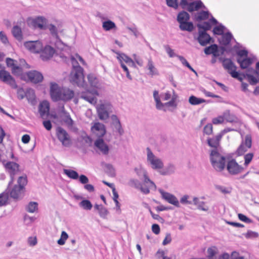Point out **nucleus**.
Masks as SVG:
<instances>
[{"label": "nucleus", "instance_id": "3c124183", "mask_svg": "<svg viewBox=\"0 0 259 259\" xmlns=\"http://www.w3.org/2000/svg\"><path fill=\"white\" fill-rule=\"evenodd\" d=\"M177 57L178 58V59L180 60V61L181 62L182 64L188 67L190 70L194 72L196 74V71L190 66L189 63L188 62V61L186 60V59L182 56H177Z\"/></svg>", "mask_w": 259, "mask_h": 259}, {"label": "nucleus", "instance_id": "412c9836", "mask_svg": "<svg viewBox=\"0 0 259 259\" xmlns=\"http://www.w3.org/2000/svg\"><path fill=\"white\" fill-rule=\"evenodd\" d=\"M140 172L143 174L144 177V183L146 185L145 188H149L150 189L155 190L156 189V186L154 183L148 177L147 172L145 170H140Z\"/></svg>", "mask_w": 259, "mask_h": 259}, {"label": "nucleus", "instance_id": "bb28decb", "mask_svg": "<svg viewBox=\"0 0 259 259\" xmlns=\"http://www.w3.org/2000/svg\"><path fill=\"white\" fill-rule=\"evenodd\" d=\"M223 116L224 120H225L227 122L231 123L237 122V118L236 116L234 114L231 113L229 110L224 112Z\"/></svg>", "mask_w": 259, "mask_h": 259}, {"label": "nucleus", "instance_id": "393cba45", "mask_svg": "<svg viewBox=\"0 0 259 259\" xmlns=\"http://www.w3.org/2000/svg\"><path fill=\"white\" fill-rule=\"evenodd\" d=\"M153 97L156 102V107L158 110H162L164 106H169L168 102L163 104L161 103L159 96L158 91L155 90L153 92Z\"/></svg>", "mask_w": 259, "mask_h": 259}, {"label": "nucleus", "instance_id": "72a5a7b5", "mask_svg": "<svg viewBox=\"0 0 259 259\" xmlns=\"http://www.w3.org/2000/svg\"><path fill=\"white\" fill-rule=\"evenodd\" d=\"M63 172L68 177L73 180H77L79 177L77 172L72 169H64Z\"/></svg>", "mask_w": 259, "mask_h": 259}, {"label": "nucleus", "instance_id": "0e129e2a", "mask_svg": "<svg viewBox=\"0 0 259 259\" xmlns=\"http://www.w3.org/2000/svg\"><path fill=\"white\" fill-rule=\"evenodd\" d=\"M212 128L213 127L212 124L208 123L204 126L203 129V132L204 134L207 135H210L212 133Z\"/></svg>", "mask_w": 259, "mask_h": 259}, {"label": "nucleus", "instance_id": "338daca9", "mask_svg": "<svg viewBox=\"0 0 259 259\" xmlns=\"http://www.w3.org/2000/svg\"><path fill=\"white\" fill-rule=\"evenodd\" d=\"M0 40L5 45H8L9 43L7 35L3 31H0Z\"/></svg>", "mask_w": 259, "mask_h": 259}, {"label": "nucleus", "instance_id": "c03bdc74", "mask_svg": "<svg viewBox=\"0 0 259 259\" xmlns=\"http://www.w3.org/2000/svg\"><path fill=\"white\" fill-rule=\"evenodd\" d=\"M244 77H247L248 81L251 85H255L259 82V78H256L252 75L249 73H246L243 74Z\"/></svg>", "mask_w": 259, "mask_h": 259}, {"label": "nucleus", "instance_id": "20e7f679", "mask_svg": "<svg viewBox=\"0 0 259 259\" xmlns=\"http://www.w3.org/2000/svg\"><path fill=\"white\" fill-rule=\"evenodd\" d=\"M146 151L147 162L149 163L151 168L153 169H161L163 167L162 160L155 156L150 148L147 147Z\"/></svg>", "mask_w": 259, "mask_h": 259}, {"label": "nucleus", "instance_id": "f257e3e1", "mask_svg": "<svg viewBox=\"0 0 259 259\" xmlns=\"http://www.w3.org/2000/svg\"><path fill=\"white\" fill-rule=\"evenodd\" d=\"M50 95L53 101L56 102L59 100L68 101L74 97V92L68 88H60L57 83H52Z\"/></svg>", "mask_w": 259, "mask_h": 259}, {"label": "nucleus", "instance_id": "6e6d98bb", "mask_svg": "<svg viewBox=\"0 0 259 259\" xmlns=\"http://www.w3.org/2000/svg\"><path fill=\"white\" fill-rule=\"evenodd\" d=\"M207 141V144L210 147L213 148V149H218V147L220 146V143L216 141L214 138H208Z\"/></svg>", "mask_w": 259, "mask_h": 259}, {"label": "nucleus", "instance_id": "cd10ccee", "mask_svg": "<svg viewBox=\"0 0 259 259\" xmlns=\"http://www.w3.org/2000/svg\"><path fill=\"white\" fill-rule=\"evenodd\" d=\"M177 19L178 22L180 24H181L183 22L188 21L190 19V15L187 12L183 11L178 14Z\"/></svg>", "mask_w": 259, "mask_h": 259}, {"label": "nucleus", "instance_id": "e2e57ef3", "mask_svg": "<svg viewBox=\"0 0 259 259\" xmlns=\"http://www.w3.org/2000/svg\"><path fill=\"white\" fill-rule=\"evenodd\" d=\"M166 3L169 7L175 9H177L179 6L177 0H166Z\"/></svg>", "mask_w": 259, "mask_h": 259}, {"label": "nucleus", "instance_id": "aec40b11", "mask_svg": "<svg viewBox=\"0 0 259 259\" xmlns=\"http://www.w3.org/2000/svg\"><path fill=\"white\" fill-rule=\"evenodd\" d=\"M41 52L40 57L42 60L47 61L53 57L55 53V50L50 46H46L44 49L42 48Z\"/></svg>", "mask_w": 259, "mask_h": 259}, {"label": "nucleus", "instance_id": "4d7b16f0", "mask_svg": "<svg viewBox=\"0 0 259 259\" xmlns=\"http://www.w3.org/2000/svg\"><path fill=\"white\" fill-rule=\"evenodd\" d=\"M68 238V235L65 231H62L61 233L60 238L57 241L58 244L63 245L65 243L66 240Z\"/></svg>", "mask_w": 259, "mask_h": 259}, {"label": "nucleus", "instance_id": "a211bd4d", "mask_svg": "<svg viewBox=\"0 0 259 259\" xmlns=\"http://www.w3.org/2000/svg\"><path fill=\"white\" fill-rule=\"evenodd\" d=\"M197 39L201 46H205L210 42L211 37L206 32L199 30V36Z\"/></svg>", "mask_w": 259, "mask_h": 259}, {"label": "nucleus", "instance_id": "774afa93", "mask_svg": "<svg viewBox=\"0 0 259 259\" xmlns=\"http://www.w3.org/2000/svg\"><path fill=\"white\" fill-rule=\"evenodd\" d=\"M247 148L245 145H243V143L240 145L237 149L238 154L239 155H241L243 154L245 152L247 151Z\"/></svg>", "mask_w": 259, "mask_h": 259}, {"label": "nucleus", "instance_id": "79ce46f5", "mask_svg": "<svg viewBox=\"0 0 259 259\" xmlns=\"http://www.w3.org/2000/svg\"><path fill=\"white\" fill-rule=\"evenodd\" d=\"M26 209L29 212L33 213L38 209V203L35 202H30Z\"/></svg>", "mask_w": 259, "mask_h": 259}, {"label": "nucleus", "instance_id": "ddd939ff", "mask_svg": "<svg viewBox=\"0 0 259 259\" xmlns=\"http://www.w3.org/2000/svg\"><path fill=\"white\" fill-rule=\"evenodd\" d=\"M158 191L161 195L162 199L166 200L169 203L172 204L177 207H180L179 200L175 195L169 193L165 192L161 189H159Z\"/></svg>", "mask_w": 259, "mask_h": 259}, {"label": "nucleus", "instance_id": "39448f33", "mask_svg": "<svg viewBox=\"0 0 259 259\" xmlns=\"http://www.w3.org/2000/svg\"><path fill=\"white\" fill-rule=\"evenodd\" d=\"M112 107L109 103H104L97 107V110L100 119L104 120L109 117V113L112 111Z\"/></svg>", "mask_w": 259, "mask_h": 259}, {"label": "nucleus", "instance_id": "9b49d317", "mask_svg": "<svg viewBox=\"0 0 259 259\" xmlns=\"http://www.w3.org/2000/svg\"><path fill=\"white\" fill-rule=\"evenodd\" d=\"M0 79L14 89L17 88V85L14 78L10 75L9 72L5 69L0 70Z\"/></svg>", "mask_w": 259, "mask_h": 259}, {"label": "nucleus", "instance_id": "5fc2aeb1", "mask_svg": "<svg viewBox=\"0 0 259 259\" xmlns=\"http://www.w3.org/2000/svg\"><path fill=\"white\" fill-rule=\"evenodd\" d=\"M197 27L199 28V30L202 29V31H205L207 30H209L210 29L211 26L209 22H204L203 24H198L197 25Z\"/></svg>", "mask_w": 259, "mask_h": 259}, {"label": "nucleus", "instance_id": "de8ad7c7", "mask_svg": "<svg viewBox=\"0 0 259 259\" xmlns=\"http://www.w3.org/2000/svg\"><path fill=\"white\" fill-rule=\"evenodd\" d=\"M88 81L90 85L95 88H97L98 84V79L93 74H89L88 75Z\"/></svg>", "mask_w": 259, "mask_h": 259}, {"label": "nucleus", "instance_id": "052dcab7", "mask_svg": "<svg viewBox=\"0 0 259 259\" xmlns=\"http://www.w3.org/2000/svg\"><path fill=\"white\" fill-rule=\"evenodd\" d=\"M8 195L7 193L0 194V206L5 205L8 201Z\"/></svg>", "mask_w": 259, "mask_h": 259}, {"label": "nucleus", "instance_id": "7ed1b4c3", "mask_svg": "<svg viewBox=\"0 0 259 259\" xmlns=\"http://www.w3.org/2000/svg\"><path fill=\"white\" fill-rule=\"evenodd\" d=\"M209 159L213 168L218 171L224 169L226 164V157L222 155L219 149H213L210 152Z\"/></svg>", "mask_w": 259, "mask_h": 259}, {"label": "nucleus", "instance_id": "69168bd1", "mask_svg": "<svg viewBox=\"0 0 259 259\" xmlns=\"http://www.w3.org/2000/svg\"><path fill=\"white\" fill-rule=\"evenodd\" d=\"M253 157V154L252 153H248L244 156V159H245L244 165L245 166H247L249 164V163L252 160Z\"/></svg>", "mask_w": 259, "mask_h": 259}, {"label": "nucleus", "instance_id": "9d476101", "mask_svg": "<svg viewBox=\"0 0 259 259\" xmlns=\"http://www.w3.org/2000/svg\"><path fill=\"white\" fill-rule=\"evenodd\" d=\"M223 66L225 69L228 70L232 77L237 78L241 81L242 80V78L239 76V73L236 71L237 67L230 59H228Z\"/></svg>", "mask_w": 259, "mask_h": 259}, {"label": "nucleus", "instance_id": "dca6fc26", "mask_svg": "<svg viewBox=\"0 0 259 259\" xmlns=\"http://www.w3.org/2000/svg\"><path fill=\"white\" fill-rule=\"evenodd\" d=\"M50 104L48 101L44 100L40 102L38 107V111L41 118H47L49 114Z\"/></svg>", "mask_w": 259, "mask_h": 259}, {"label": "nucleus", "instance_id": "0eeeda50", "mask_svg": "<svg viewBox=\"0 0 259 259\" xmlns=\"http://www.w3.org/2000/svg\"><path fill=\"white\" fill-rule=\"evenodd\" d=\"M56 134L58 140L65 147H68L71 144V139L67 132L61 127H58Z\"/></svg>", "mask_w": 259, "mask_h": 259}, {"label": "nucleus", "instance_id": "864d4df0", "mask_svg": "<svg viewBox=\"0 0 259 259\" xmlns=\"http://www.w3.org/2000/svg\"><path fill=\"white\" fill-rule=\"evenodd\" d=\"M25 97L29 102H33L35 100V94L33 90L29 89L25 93Z\"/></svg>", "mask_w": 259, "mask_h": 259}, {"label": "nucleus", "instance_id": "8fccbe9b", "mask_svg": "<svg viewBox=\"0 0 259 259\" xmlns=\"http://www.w3.org/2000/svg\"><path fill=\"white\" fill-rule=\"evenodd\" d=\"M106 172L111 177H114L115 175V169L113 166L111 164H106L105 166Z\"/></svg>", "mask_w": 259, "mask_h": 259}, {"label": "nucleus", "instance_id": "1a4fd4ad", "mask_svg": "<svg viewBox=\"0 0 259 259\" xmlns=\"http://www.w3.org/2000/svg\"><path fill=\"white\" fill-rule=\"evenodd\" d=\"M227 169L229 173L232 175H236L241 173L244 168L238 164L235 159L229 160L227 164Z\"/></svg>", "mask_w": 259, "mask_h": 259}, {"label": "nucleus", "instance_id": "a19ab883", "mask_svg": "<svg viewBox=\"0 0 259 259\" xmlns=\"http://www.w3.org/2000/svg\"><path fill=\"white\" fill-rule=\"evenodd\" d=\"M175 167L174 165H168L164 170H160L159 172L162 175H170L175 172Z\"/></svg>", "mask_w": 259, "mask_h": 259}, {"label": "nucleus", "instance_id": "f8f14e48", "mask_svg": "<svg viewBox=\"0 0 259 259\" xmlns=\"http://www.w3.org/2000/svg\"><path fill=\"white\" fill-rule=\"evenodd\" d=\"M25 47L30 52L39 53L42 50L43 45L41 41H29L24 43Z\"/></svg>", "mask_w": 259, "mask_h": 259}, {"label": "nucleus", "instance_id": "7c9ffc66", "mask_svg": "<svg viewBox=\"0 0 259 259\" xmlns=\"http://www.w3.org/2000/svg\"><path fill=\"white\" fill-rule=\"evenodd\" d=\"M180 29L182 31L191 32L194 29V25L192 22L187 21L180 24Z\"/></svg>", "mask_w": 259, "mask_h": 259}, {"label": "nucleus", "instance_id": "13d9d810", "mask_svg": "<svg viewBox=\"0 0 259 259\" xmlns=\"http://www.w3.org/2000/svg\"><path fill=\"white\" fill-rule=\"evenodd\" d=\"M225 28V26L221 24L219 26L214 27L213 29V32L215 34L223 35Z\"/></svg>", "mask_w": 259, "mask_h": 259}, {"label": "nucleus", "instance_id": "680f3d73", "mask_svg": "<svg viewBox=\"0 0 259 259\" xmlns=\"http://www.w3.org/2000/svg\"><path fill=\"white\" fill-rule=\"evenodd\" d=\"M244 235L246 238L253 239V238H257L258 236V233H257L256 232L249 230Z\"/></svg>", "mask_w": 259, "mask_h": 259}, {"label": "nucleus", "instance_id": "a18cd8bd", "mask_svg": "<svg viewBox=\"0 0 259 259\" xmlns=\"http://www.w3.org/2000/svg\"><path fill=\"white\" fill-rule=\"evenodd\" d=\"M115 27V24L110 20H108L103 23V28L106 31H109Z\"/></svg>", "mask_w": 259, "mask_h": 259}, {"label": "nucleus", "instance_id": "c85d7f7f", "mask_svg": "<svg viewBox=\"0 0 259 259\" xmlns=\"http://www.w3.org/2000/svg\"><path fill=\"white\" fill-rule=\"evenodd\" d=\"M23 189L17 185H15L10 192V196L14 199L19 198L22 194Z\"/></svg>", "mask_w": 259, "mask_h": 259}, {"label": "nucleus", "instance_id": "4468645a", "mask_svg": "<svg viewBox=\"0 0 259 259\" xmlns=\"http://www.w3.org/2000/svg\"><path fill=\"white\" fill-rule=\"evenodd\" d=\"M91 131L98 138H102L106 132L104 124L100 122L95 123L91 127Z\"/></svg>", "mask_w": 259, "mask_h": 259}, {"label": "nucleus", "instance_id": "2f4dec72", "mask_svg": "<svg viewBox=\"0 0 259 259\" xmlns=\"http://www.w3.org/2000/svg\"><path fill=\"white\" fill-rule=\"evenodd\" d=\"M63 121L69 128L71 129L73 131H77V128L73 126V120L71 119L70 116L68 114L65 116Z\"/></svg>", "mask_w": 259, "mask_h": 259}, {"label": "nucleus", "instance_id": "473e14b6", "mask_svg": "<svg viewBox=\"0 0 259 259\" xmlns=\"http://www.w3.org/2000/svg\"><path fill=\"white\" fill-rule=\"evenodd\" d=\"M12 32L13 36L18 40L22 39L21 29L18 26H14L12 29Z\"/></svg>", "mask_w": 259, "mask_h": 259}, {"label": "nucleus", "instance_id": "09e8293b", "mask_svg": "<svg viewBox=\"0 0 259 259\" xmlns=\"http://www.w3.org/2000/svg\"><path fill=\"white\" fill-rule=\"evenodd\" d=\"M112 125L118 132L119 135L121 136L123 134L124 130L122 128V126L119 120L117 122L112 123Z\"/></svg>", "mask_w": 259, "mask_h": 259}, {"label": "nucleus", "instance_id": "f3484780", "mask_svg": "<svg viewBox=\"0 0 259 259\" xmlns=\"http://www.w3.org/2000/svg\"><path fill=\"white\" fill-rule=\"evenodd\" d=\"M28 79L32 82L37 83L41 82L43 79L42 75L39 72L33 70L27 73Z\"/></svg>", "mask_w": 259, "mask_h": 259}, {"label": "nucleus", "instance_id": "37998d69", "mask_svg": "<svg viewBox=\"0 0 259 259\" xmlns=\"http://www.w3.org/2000/svg\"><path fill=\"white\" fill-rule=\"evenodd\" d=\"M47 29H48L52 35L55 37L56 38H58V30L57 27L52 24L47 25Z\"/></svg>", "mask_w": 259, "mask_h": 259}, {"label": "nucleus", "instance_id": "2eb2a0df", "mask_svg": "<svg viewBox=\"0 0 259 259\" xmlns=\"http://www.w3.org/2000/svg\"><path fill=\"white\" fill-rule=\"evenodd\" d=\"M94 146L104 155L108 154L109 148L102 138H98L94 142Z\"/></svg>", "mask_w": 259, "mask_h": 259}, {"label": "nucleus", "instance_id": "5701e85b", "mask_svg": "<svg viewBox=\"0 0 259 259\" xmlns=\"http://www.w3.org/2000/svg\"><path fill=\"white\" fill-rule=\"evenodd\" d=\"M193 204L196 206L197 209L199 210L205 212L209 210V207L205 204V202L204 201H200L198 197H193Z\"/></svg>", "mask_w": 259, "mask_h": 259}, {"label": "nucleus", "instance_id": "c9c22d12", "mask_svg": "<svg viewBox=\"0 0 259 259\" xmlns=\"http://www.w3.org/2000/svg\"><path fill=\"white\" fill-rule=\"evenodd\" d=\"M189 102L192 105H197L205 102V100L203 99L199 98L192 95L189 97Z\"/></svg>", "mask_w": 259, "mask_h": 259}, {"label": "nucleus", "instance_id": "c756f323", "mask_svg": "<svg viewBox=\"0 0 259 259\" xmlns=\"http://www.w3.org/2000/svg\"><path fill=\"white\" fill-rule=\"evenodd\" d=\"M237 61L240 64V67L242 69L247 68L252 63V59L249 58H247L243 60H241L240 58H238Z\"/></svg>", "mask_w": 259, "mask_h": 259}, {"label": "nucleus", "instance_id": "423d86ee", "mask_svg": "<svg viewBox=\"0 0 259 259\" xmlns=\"http://www.w3.org/2000/svg\"><path fill=\"white\" fill-rule=\"evenodd\" d=\"M5 166L11 178V180L8 184V188H9L11 184L13 183L15 176L18 175L19 173V165L16 162L9 161L6 163Z\"/></svg>", "mask_w": 259, "mask_h": 259}, {"label": "nucleus", "instance_id": "6ab92c4d", "mask_svg": "<svg viewBox=\"0 0 259 259\" xmlns=\"http://www.w3.org/2000/svg\"><path fill=\"white\" fill-rule=\"evenodd\" d=\"M33 24L35 27H37L41 30L47 29V20L42 16H38L32 21Z\"/></svg>", "mask_w": 259, "mask_h": 259}, {"label": "nucleus", "instance_id": "ea45409f", "mask_svg": "<svg viewBox=\"0 0 259 259\" xmlns=\"http://www.w3.org/2000/svg\"><path fill=\"white\" fill-rule=\"evenodd\" d=\"M79 205L83 209L89 210H91L93 207V205L90 201L89 200H83L79 202Z\"/></svg>", "mask_w": 259, "mask_h": 259}, {"label": "nucleus", "instance_id": "6e6552de", "mask_svg": "<svg viewBox=\"0 0 259 259\" xmlns=\"http://www.w3.org/2000/svg\"><path fill=\"white\" fill-rule=\"evenodd\" d=\"M99 94L96 89H93L92 90H87L85 92H82L81 93L80 97L89 102L90 103L95 105L97 103L96 96H98Z\"/></svg>", "mask_w": 259, "mask_h": 259}, {"label": "nucleus", "instance_id": "bf43d9fd", "mask_svg": "<svg viewBox=\"0 0 259 259\" xmlns=\"http://www.w3.org/2000/svg\"><path fill=\"white\" fill-rule=\"evenodd\" d=\"M243 145H245L247 148H250L252 145L251 137L249 135H247L245 137L244 141L242 142Z\"/></svg>", "mask_w": 259, "mask_h": 259}, {"label": "nucleus", "instance_id": "4be33fe9", "mask_svg": "<svg viewBox=\"0 0 259 259\" xmlns=\"http://www.w3.org/2000/svg\"><path fill=\"white\" fill-rule=\"evenodd\" d=\"M130 185L136 189H140L141 191L145 194H148L150 192L149 188H145L138 180H131L130 181Z\"/></svg>", "mask_w": 259, "mask_h": 259}, {"label": "nucleus", "instance_id": "a878e982", "mask_svg": "<svg viewBox=\"0 0 259 259\" xmlns=\"http://www.w3.org/2000/svg\"><path fill=\"white\" fill-rule=\"evenodd\" d=\"M146 67L149 70L148 75L150 76H153L154 75H158L159 74L158 71L155 67L151 58L148 59Z\"/></svg>", "mask_w": 259, "mask_h": 259}, {"label": "nucleus", "instance_id": "4c0bfd02", "mask_svg": "<svg viewBox=\"0 0 259 259\" xmlns=\"http://www.w3.org/2000/svg\"><path fill=\"white\" fill-rule=\"evenodd\" d=\"M218 250L216 247L212 246L207 249L208 259H217L215 255L218 253Z\"/></svg>", "mask_w": 259, "mask_h": 259}, {"label": "nucleus", "instance_id": "e433bc0d", "mask_svg": "<svg viewBox=\"0 0 259 259\" xmlns=\"http://www.w3.org/2000/svg\"><path fill=\"white\" fill-rule=\"evenodd\" d=\"M217 47L218 45L216 44L211 45L210 46L207 47L204 49V53L207 55L212 54V56H216L215 53L217 49Z\"/></svg>", "mask_w": 259, "mask_h": 259}, {"label": "nucleus", "instance_id": "b1692460", "mask_svg": "<svg viewBox=\"0 0 259 259\" xmlns=\"http://www.w3.org/2000/svg\"><path fill=\"white\" fill-rule=\"evenodd\" d=\"M201 8H205L201 1H194L189 4L188 7L187 8V10L189 12H192L194 11H197Z\"/></svg>", "mask_w": 259, "mask_h": 259}, {"label": "nucleus", "instance_id": "f704fd0d", "mask_svg": "<svg viewBox=\"0 0 259 259\" xmlns=\"http://www.w3.org/2000/svg\"><path fill=\"white\" fill-rule=\"evenodd\" d=\"M195 20L197 21L205 20L209 17V12L208 11H202L195 15Z\"/></svg>", "mask_w": 259, "mask_h": 259}, {"label": "nucleus", "instance_id": "f03ea898", "mask_svg": "<svg viewBox=\"0 0 259 259\" xmlns=\"http://www.w3.org/2000/svg\"><path fill=\"white\" fill-rule=\"evenodd\" d=\"M72 70L70 75V82L78 87H84L86 83L84 81L83 69L78 65L76 59L71 57Z\"/></svg>", "mask_w": 259, "mask_h": 259}, {"label": "nucleus", "instance_id": "49530a36", "mask_svg": "<svg viewBox=\"0 0 259 259\" xmlns=\"http://www.w3.org/2000/svg\"><path fill=\"white\" fill-rule=\"evenodd\" d=\"M117 59L119 61L120 63L125 62L126 64H128L132 59L123 53H117Z\"/></svg>", "mask_w": 259, "mask_h": 259}, {"label": "nucleus", "instance_id": "58836bf2", "mask_svg": "<svg viewBox=\"0 0 259 259\" xmlns=\"http://www.w3.org/2000/svg\"><path fill=\"white\" fill-rule=\"evenodd\" d=\"M232 37L231 33L229 32L223 34L222 44L225 46L228 45L230 43Z\"/></svg>", "mask_w": 259, "mask_h": 259}, {"label": "nucleus", "instance_id": "603ef678", "mask_svg": "<svg viewBox=\"0 0 259 259\" xmlns=\"http://www.w3.org/2000/svg\"><path fill=\"white\" fill-rule=\"evenodd\" d=\"M18 184L20 188H22L23 190L25 186L27 183V178L26 176H21L18 178Z\"/></svg>", "mask_w": 259, "mask_h": 259}]
</instances>
